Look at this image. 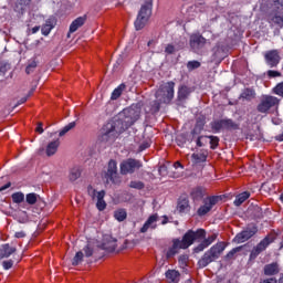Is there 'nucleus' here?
I'll use <instances>...</instances> for the list:
<instances>
[{"mask_svg": "<svg viewBox=\"0 0 283 283\" xmlns=\"http://www.w3.org/2000/svg\"><path fill=\"white\" fill-rule=\"evenodd\" d=\"M196 145L197 147H205L207 145V136H198L196 138Z\"/></svg>", "mask_w": 283, "mask_h": 283, "instance_id": "obj_44", "label": "nucleus"}, {"mask_svg": "<svg viewBox=\"0 0 283 283\" xmlns=\"http://www.w3.org/2000/svg\"><path fill=\"white\" fill-rule=\"evenodd\" d=\"M114 218L118 222H124V220H127V210L126 209H117V210H115Z\"/></svg>", "mask_w": 283, "mask_h": 283, "instance_id": "obj_32", "label": "nucleus"}, {"mask_svg": "<svg viewBox=\"0 0 283 283\" xmlns=\"http://www.w3.org/2000/svg\"><path fill=\"white\" fill-rule=\"evenodd\" d=\"M281 59L282 57H280V52L277 50H271L264 54V60L269 67H277V65H280Z\"/></svg>", "mask_w": 283, "mask_h": 283, "instance_id": "obj_12", "label": "nucleus"}, {"mask_svg": "<svg viewBox=\"0 0 283 283\" xmlns=\"http://www.w3.org/2000/svg\"><path fill=\"white\" fill-rule=\"evenodd\" d=\"M165 52L166 54H174V52H176V46H174L172 44H167Z\"/></svg>", "mask_w": 283, "mask_h": 283, "instance_id": "obj_55", "label": "nucleus"}, {"mask_svg": "<svg viewBox=\"0 0 283 283\" xmlns=\"http://www.w3.org/2000/svg\"><path fill=\"white\" fill-rule=\"evenodd\" d=\"M60 145L61 142L59 139L49 143V145L46 146V156H54V154H56V151L59 150Z\"/></svg>", "mask_w": 283, "mask_h": 283, "instance_id": "obj_25", "label": "nucleus"}, {"mask_svg": "<svg viewBox=\"0 0 283 283\" xmlns=\"http://www.w3.org/2000/svg\"><path fill=\"white\" fill-rule=\"evenodd\" d=\"M166 280L169 283H178L180 282V272L176 271V270H168L166 273Z\"/></svg>", "mask_w": 283, "mask_h": 283, "instance_id": "obj_23", "label": "nucleus"}, {"mask_svg": "<svg viewBox=\"0 0 283 283\" xmlns=\"http://www.w3.org/2000/svg\"><path fill=\"white\" fill-rule=\"evenodd\" d=\"M191 159L193 165H200V163H207V154L206 153H193L191 155Z\"/></svg>", "mask_w": 283, "mask_h": 283, "instance_id": "obj_28", "label": "nucleus"}, {"mask_svg": "<svg viewBox=\"0 0 283 283\" xmlns=\"http://www.w3.org/2000/svg\"><path fill=\"white\" fill-rule=\"evenodd\" d=\"M25 200L28 205H36V201L39 200V195L34 192L28 193Z\"/></svg>", "mask_w": 283, "mask_h": 283, "instance_id": "obj_41", "label": "nucleus"}, {"mask_svg": "<svg viewBox=\"0 0 283 283\" xmlns=\"http://www.w3.org/2000/svg\"><path fill=\"white\" fill-rule=\"evenodd\" d=\"M275 140H279V143H282V142H283V134L277 135V136L275 137Z\"/></svg>", "mask_w": 283, "mask_h": 283, "instance_id": "obj_64", "label": "nucleus"}, {"mask_svg": "<svg viewBox=\"0 0 283 283\" xmlns=\"http://www.w3.org/2000/svg\"><path fill=\"white\" fill-rule=\"evenodd\" d=\"M83 262V252L78 251L73 258L72 264L73 266H78Z\"/></svg>", "mask_w": 283, "mask_h": 283, "instance_id": "obj_42", "label": "nucleus"}, {"mask_svg": "<svg viewBox=\"0 0 283 283\" xmlns=\"http://www.w3.org/2000/svg\"><path fill=\"white\" fill-rule=\"evenodd\" d=\"M279 106L280 98L273 95H263L256 106V109L260 114H269L271 109H277Z\"/></svg>", "mask_w": 283, "mask_h": 283, "instance_id": "obj_6", "label": "nucleus"}, {"mask_svg": "<svg viewBox=\"0 0 283 283\" xmlns=\"http://www.w3.org/2000/svg\"><path fill=\"white\" fill-rule=\"evenodd\" d=\"M220 197L216 196L205 198L202 205L197 210V214L200 218H202V216H207V213H209L211 209H213V207L218 205Z\"/></svg>", "mask_w": 283, "mask_h": 283, "instance_id": "obj_10", "label": "nucleus"}, {"mask_svg": "<svg viewBox=\"0 0 283 283\" xmlns=\"http://www.w3.org/2000/svg\"><path fill=\"white\" fill-rule=\"evenodd\" d=\"M200 67V62L199 61H189L187 63V69L188 70H198Z\"/></svg>", "mask_w": 283, "mask_h": 283, "instance_id": "obj_48", "label": "nucleus"}, {"mask_svg": "<svg viewBox=\"0 0 283 283\" xmlns=\"http://www.w3.org/2000/svg\"><path fill=\"white\" fill-rule=\"evenodd\" d=\"M179 262L180 264H187V256L185 255L179 256Z\"/></svg>", "mask_w": 283, "mask_h": 283, "instance_id": "obj_61", "label": "nucleus"}, {"mask_svg": "<svg viewBox=\"0 0 283 283\" xmlns=\"http://www.w3.org/2000/svg\"><path fill=\"white\" fill-rule=\"evenodd\" d=\"M241 250H242L241 247L232 249V250L227 254V258H228L229 260L233 259V256L235 255V253H239V251H241Z\"/></svg>", "mask_w": 283, "mask_h": 283, "instance_id": "obj_53", "label": "nucleus"}, {"mask_svg": "<svg viewBox=\"0 0 283 283\" xmlns=\"http://www.w3.org/2000/svg\"><path fill=\"white\" fill-rule=\"evenodd\" d=\"M126 87L127 86L125 84H120L118 87H116L111 95V101H118V98H120L123 95V92H125Z\"/></svg>", "mask_w": 283, "mask_h": 283, "instance_id": "obj_30", "label": "nucleus"}, {"mask_svg": "<svg viewBox=\"0 0 283 283\" xmlns=\"http://www.w3.org/2000/svg\"><path fill=\"white\" fill-rule=\"evenodd\" d=\"M275 242V237L273 234L266 235L260 243H258L256 247L253 248V250L250 253V259L255 260L260 253L263 251H266L270 244H273Z\"/></svg>", "mask_w": 283, "mask_h": 283, "instance_id": "obj_8", "label": "nucleus"}, {"mask_svg": "<svg viewBox=\"0 0 283 283\" xmlns=\"http://www.w3.org/2000/svg\"><path fill=\"white\" fill-rule=\"evenodd\" d=\"M129 187L132 189H144L145 184H143V181H130Z\"/></svg>", "mask_w": 283, "mask_h": 283, "instance_id": "obj_47", "label": "nucleus"}, {"mask_svg": "<svg viewBox=\"0 0 283 283\" xmlns=\"http://www.w3.org/2000/svg\"><path fill=\"white\" fill-rule=\"evenodd\" d=\"M28 101V97H22L19 99L17 105H23V103H25Z\"/></svg>", "mask_w": 283, "mask_h": 283, "instance_id": "obj_63", "label": "nucleus"}, {"mask_svg": "<svg viewBox=\"0 0 283 283\" xmlns=\"http://www.w3.org/2000/svg\"><path fill=\"white\" fill-rule=\"evenodd\" d=\"M96 207H97L98 211H105V209L107 207L105 199L97 201Z\"/></svg>", "mask_w": 283, "mask_h": 283, "instance_id": "obj_51", "label": "nucleus"}, {"mask_svg": "<svg viewBox=\"0 0 283 283\" xmlns=\"http://www.w3.org/2000/svg\"><path fill=\"white\" fill-rule=\"evenodd\" d=\"M13 265H14V261H12V260L2 262V266H3L4 271H9V269H12Z\"/></svg>", "mask_w": 283, "mask_h": 283, "instance_id": "obj_50", "label": "nucleus"}, {"mask_svg": "<svg viewBox=\"0 0 283 283\" xmlns=\"http://www.w3.org/2000/svg\"><path fill=\"white\" fill-rule=\"evenodd\" d=\"M189 94H191V88L188 86H180L178 90V101H187Z\"/></svg>", "mask_w": 283, "mask_h": 283, "instance_id": "obj_27", "label": "nucleus"}, {"mask_svg": "<svg viewBox=\"0 0 283 283\" xmlns=\"http://www.w3.org/2000/svg\"><path fill=\"white\" fill-rule=\"evenodd\" d=\"M178 213H189L191 211V206H189V199L180 198L177 203Z\"/></svg>", "mask_w": 283, "mask_h": 283, "instance_id": "obj_19", "label": "nucleus"}, {"mask_svg": "<svg viewBox=\"0 0 283 283\" xmlns=\"http://www.w3.org/2000/svg\"><path fill=\"white\" fill-rule=\"evenodd\" d=\"M207 231L205 229H198L197 231L189 230L184 237L182 240L174 239L171 247L166 250L167 260L178 255L180 249H189L193 242L197 240H203L206 238Z\"/></svg>", "mask_w": 283, "mask_h": 283, "instance_id": "obj_2", "label": "nucleus"}, {"mask_svg": "<svg viewBox=\"0 0 283 283\" xmlns=\"http://www.w3.org/2000/svg\"><path fill=\"white\" fill-rule=\"evenodd\" d=\"M86 21H87V15H82L76 18L70 25V33L73 34V32H76L78 28H83Z\"/></svg>", "mask_w": 283, "mask_h": 283, "instance_id": "obj_18", "label": "nucleus"}, {"mask_svg": "<svg viewBox=\"0 0 283 283\" xmlns=\"http://www.w3.org/2000/svg\"><path fill=\"white\" fill-rule=\"evenodd\" d=\"M251 198V192L244 191L235 197L234 207H240Z\"/></svg>", "mask_w": 283, "mask_h": 283, "instance_id": "obj_26", "label": "nucleus"}, {"mask_svg": "<svg viewBox=\"0 0 283 283\" xmlns=\"http://www.w3.org/2000/svg\"><path fill=\"white\" fill-rule=\"evenodd\" d=\"M17 252V248L10 247V244L6 243L0 247V260L3 258H10L12 253Z\"/></svg>", "mask_w": 283, "mask_h": 283, "instance_id": "obj_20", "label": "nucleus"}, {"mask_svg": "<svg viewBox=\"0 0 283 283\" xmlns=\"http://www.w3.org/2000/svg\"><path fill=\"white\" fill-rule=\"evenodd\" d=\"M106 178L111 180V182H114L115 185L118 182V166L116 164V160L114 159H111L108 161Z\"/></svg>", "mask_w": 283, "mask_h": 283, "instance_id": "obj_13", "label": "nucleus"}, {"mask_svg": "<svg viewBox=\"0 0 283 283\" xmlns=\"http://www.w3.org/2000/svg\"><path fill=\"white\" fill-rule=\"evenodd\" d=\"M280 72L277 71H268V76H270L271 78H275L277 76H280Z\"/></svg>", "mask_w": 283, "mask_h": 283, "instance_id": "obj_57", "label": "nucleus"}, {"mask_svg": "<svg viewBox=\"0 0 283 283\" xmlns=\"http://www.w3.org/2000/svg\"><path fill=\"white\" fill-rule=\"evenodd\" d=\"M241 97L244 98L245 101H253V98H255V91L251 88H245L242 92Z\"/></svg>", "mask_w": 283, "mask_h": 283, "instance_id": "obj_33", "label": "nucleus"}, {"mask_svg": "<svg viewBox=\"0 0 283 283\" xmlns=\"http://www.w3.org/2000/svg\"><path fill=\"white\" fill-rule=\"evenodd\" d=\"M104 198H105V190L97 191L95 200L99 201V200H104Z\"/></svg>", "mask_w": 283, "mask_h": 283, "instance_id": "obj_56", "label": "nucleus"}, {"mask_svg": "<svg viewBox=\"0 0 283 283\" xmlns=\"http://www.w3.org/2000/svg\"><path fill=\"white\" fill-rule=\"evenodd\" d=\"M227 247L224 245V242H219L214 244L210 250H208L202 258L198 261L199 269H205L206 266H209L211 262H214V260H218L220 258V254L222 251H224Z\"/></svg>", "mask_w": 283, "mask_h": 283, "instance_id": "obj_3", "label": "nucleus"}, {"mask_svg": "<svg viewBox=\"0 0 283 283\" xmlns=\"http://www.w3.org/2000/svg\"><path fill=\"white\" fill-rule=\"evenodd\" d=\"M272 10H283V0H272Z\"/></svg>", "mask_w": 283, "mask_h": 283, "instance_id": "obj_43", "label": "nucleus"}, {"mask_svg": "<svg viewBox=\"0 0 283 283\" xmlns=\"http://www.w3.org/2000/svg\"><path fill=\"white\" fill-rule=\"evenodd\" d=\"M163 102H160V101H155L154 103H153V105H151V108H150V112L153 113V114H158V112H160V104H161Z\"/></svg>", "mask_w": 283, "mask_h": 283, "instance_id": "obj_45", "label": "nucleus"}, {"mask_svg": "<svg viewBox=\"0 0 283 283\" xmlns=\"http://www.w3.org/2000/svg\"><path fill=\"white\" fill-rule=\"evenodd\" d=\"M149 147H150L149 142H144V143L139 146V149H140V151H145V149H149Z\"/></svg>", "mask_w": 283, "mask_h": 283, "instance_id": "obj_58", "label": "nucleus"}, {"mask_svg": "<svg viewBox=\"0 0 283 283\" xmlns=\"http://www.w3.org/2000/svg\"><path fill=\"white\" fill-rule=\"evenodd\" d=\"M248 212L253 216L255 219L262 218V208L254 206L253 208H249Z\"/></svg>", "mask_w": 283, "mask_h": 283, "instance_id": "obj_34", "label": "nucleus"}, {"mask_svg": "<svg viewBox=\"0 0 283 283\" xmlns=\"http://www.w3.org/2000/svg\"><path fill=\"white\" fill-rule=\"evenodd\" d=\"M202 129H205V117L197 119V124H196L193 130L191 132L192 138H196V136H198V134H200V132H202Z\"/></svg>", "mask_w": 283, "mask_h": 283, "instance_id": "obj_29", "label": "nucleus"}, {"mask_svg": "<svg viewBox=\"0 0 283 283\" xmlns=\"http://www.w3.org/2000/svg\"><path fill=\"white\" fill-rule=\"evenodd\" d=\"M14 238H18V239L25 238V233L23 231L15 232Z\"/></svg>", "mask_w": 283, "mask_h": 283, "instance_id": "obj_59", "label": "nucleus"}, {"mask_svg": "<svg viewBox=\"0 0 283 283\" xmlns=\"http://www.w3.org/2000/svg\"><path fill=\"white\" fill-rule=\"evenodd\" d=\"M87 193L92 198V200H96V196H97L98 191H96V189H94V187L88 186Z\"/></svg>", "mask_w": 283, "mask_h": 283, "instance_id": "obj_49", "label": "nucleus"}, {"mask_svg": "<svg viewBox=\"0 0 283 283\" xmlns=\"http://www.w3.org/2000/svg\"><path fill=\"white\" fill-rule=\"evenodd\" d=\"M39 30H41V27H33L31 29V32H32V34H36V32H39Z\"/></svg>", "mask_w": 283, "mask_h": 283, "instance_id": "obj_62", "label": "nucleus"}, {"mask_svg": "<svg viewBox=\"0 0 283 283\" xmlns=\"http://www.w3.org/2000/svg\"><path fill=\"white\" fill-rule=\"evenodd\" d=\"M84 253H85L86 258H92V255H94V250H92V248H90V245H86L84 248Z\"/></svg>", "mask_w": 283, "mask_h": 283, "instance_id": "obj_54", "label": "nucleus"}, {"mask_svg": "<svg viewBox=\"0 0 283 283\" xmlns=\"http://www.w3.org/2000/svg\"><path fill=\"white\" fill-rule=\"evenodd\" d=\"M209 43V40H207L205 36L200 34V32L190 34L189 38V45L190 50L195 52V54H200Z\"/></svg>", "mask_w": 283, "mask_h": 283, "instance_id": "obj_7", "label": "nucleus"}, {"mask_svg": "<svg viewBox=\"0 0 283 283\" xmlns=\"http://www.w3.org/2000/svg\"><path fill=\"white\" fill-rule=\"evenodd\" d=\"M35 132H38V134H43V124L40 123L35 128Z\"/></svg>", "mask_w": 283, "mask_h": 283, "instance_id": "obj_60", "label": "nucleus"}, {"mask_svg": "<svg viewBox=\"0 0 283 283\" xmlns=\"http://www.w3.org/2000/svg\"><path fill=\"white\" fill-rule=\"evenodd\" d=\"M154 8V1L147 0L140 8L137 19L135 21L136 30H143L151 17V10Z\"/></svg>", "mask_w": 283, "mask_h": 283, "instance_id": "obj_5", "label": "nucleus"}, {"mask_svg": "<svg viewBox=\"0 0 283 283\" xmlns=\"http://www.w3.org/2000/svg\"><path fill=\"white\" fill-rule=\"evenodd\" d=\"M140 167H143V163H140V160L129 158L120 163V174L123 176H127V174L138 171Z\"/></svg>", "mask_w": 283, "mask_h": 283, "instance_id": "obj_9", "label": "nucleus"}, {"mask_svg": "<svg viewBox=\"0 0 283 283\" xmlns=\"http://www.w3.org/2000/svg\"><path fill=\"white\" fill-rule=\"evenodd\" d=\"M207 138H209V140H210V148L217 149L218 146L220 145V138L218 136H213V135L207 136Z\"/></svg>", "mask_w": 283, "mask_h": 283, "instance_id": "obj_40", "label": "nucleus"}, {"mask_svg": "<svg viewBox=\"0 0 283 283\" xmlns=\"http://www.w3.org/2000/svg\"><path fill=\"white\" fill-rule=\"evenodd\" d=\"M158 222V214H151L146 222L144 223V226L140 228V233H147V231H149V229H156L158 227L157 224Z\"/></svg>", "mask_w": 283, "mask_h": 283, "instance_id": "obj_14", "label": "nucleus"}, {"mask_svg": "<svg viewBox=\"0 0 283 283\" xmlns=\"http://www.w3.org/2000/svg\"><path fill=\"white\" fill-rule=\"evenodd\" d=\"M138 118L139 115L136 111L132 108L124 109L117 117H114L103 126L101 140L104 143H114V140L125 130L129 129Z\"/></svg>", "mask_w": 283, "mask_h": 283, "instance_id": "obj_1", "label": "nucleus"}, {"mask_svg": "<svg viewBox=\"0 0 283 283\" xmlns=\"http://www.w3.org/2000/svg\"><path fill=\"white\" fill-rule=\"evenodd\" d=\"M12 201L15 205H21V202H23V200H25V195H23V192H14L12 196Z\"/></svg>", "mask_w": 283, "mask_h": 283, "instance_id": "obj_37", "label": "nucleus"}, {"mask_svg": "<svg viewBox=\"0 0 283 283\" xmlns=\"http://www.w3.org/2000/svg\"><path fill=\"white\" fill-rule=\"evenodd\" d=\"M264 275L271 276V275H277L280 273V264L277 262H272L263 268Z\"/></svg>", "mask_w": 283, "mask_h": 283, "instance_id": "obj_17", "label": "nucleus"}, {"mask_svg": "<svg viewBox=\"0 0 283 283\" xmlns=\"http://www.w3.org/2000/svg\"><path fill=\"white\" fill-rule=\"evenodd\" d=\"M274 94H276V96H282L283 98V82L279 83L274 88H273Z\"/></svg>", "mask_w": 283, "mask_h": 283, "instance_id": "obj_46", "label": "nucleus"}, {"mask_svg": "<svg viewBox=\"0 0 283 283\" xmlns=\"http://www.w3.org/2000/svg\"><path fill=\"white\" fill-rule=\"evenodd\" d=\"M116 239H114V237L112 235H105L103 239V243H102V249H104V251H108L109 253H112V251H116Z\"/></svg>", "mask_w": 283, "mask_h": 283, "instance_id": "obj_15", "label": "nucleus"}, {"mask_svg": "<svg viewBox=\"0 0 283 283\" xmlns=\"http://www.w3.org/2000/svg\"><path fill=\"white\" fill-rule=\"evenodd\" d=\"M258 233V228L255 226H252L250 228H247L242 232L238 233L234 238V241H237L238 244H242V242H247V240H251L253 235Z\"/></svg>", "mask_w": 283, "mask_h": 283, "instance_id": "obj_11", "label": "nucleus"}, {"mask_svg": "<svg viewBox=\"0 0 283 283\" xmlns=\"http://www.w3.org/2000/svg\"><path fill=\"white\" fill-rule=\"evenodd\" d=\"M190 196L195 200H202V198H205V188L197 187V188L192 189Z\"/></svg>", "mask_w": 283, "mask_h": 283, "instance_id": "obj_31", "label": "nucleus"}, {"mask_svg": "<svg viewBox=\"0 0 283 283\" xmlns=\"http://www.w3.org/2000/svg\"><path fill=\"white\" fill-rule=\"evenodd\" d=\"M268 22L271 25H277L279 28H283V15L270 13L268 17Z\"/></svg>", "mask_w": 283, "mask_h": 283, "instance_id": "obj_24", "label": "nucleus"}, {"mask_svg": "<svg viewBox=\"0 0 283 283\" xmlns=\"http://www.w3.org/2000/svg\"><path fill=\"white\" fill-rule=\"evenodd\" d=\"M218 234H211L210 237H208L197 248H195V253H200V251H205L207 247H210V244H213V242H216Z\"/></svg>", "mask_w": 283, "mask_h": 283, "instance_id": "obj_16", "label": "nucleus"}, {"mask_svg": "<svg viewBox=\"0 0 283 283\" xmlns=\"http://www.w3.org/2000/svg\"><path fill=\"white\" fill-rule=\"evenodd\" d=\"M210 127H211L212 132H214V134H218V133H220L221 129H224L223 125H222V119L214 120V122L210 123Z\"/></svg>", "mask_w": 283, "mask_h": 283, "instance_id": "obj_36", "label": "nucleus"}, {"mask_svg": "<svg viewBox=\"0 0 283 283\" xmlns=\"http://www.w3.org/2000/svg\"><path fill=\"white\" fill-rule=\"evenodd\" d=\"M12 66L8 62H0V76H6V73L10 72Z\"/></svg>", "mask_w": 283, "mask_h": 283, "instance_id": "obj_38", "label": "nucleus"}, {"mask_svg": "<svg viewBox=\"0 0 283 283\" xmlns=\"http://www.w3.org/2000/svg\"><path fill=\"white\" fill-rule=\"evenodd\" d=\"M76 127V122H71L70 124H67L66 126H64L61 130L59 136H65V134H67V132L74 129Z\"/></svg>", "mask_w": 283, "mask_h": 283, "instance_id": "obj_39", "label": "nucleus"}, {"mask_svg": "<svg viewBox=\"0 0 283 283\" xmlns=\"http://www.w3.org/2000/svg\"><path fill=\"white\" fill-rule=\"evenodd\" d=\"M34 70H36V63L33 61L27 66L25 72L27 74H32Z\"/></svg>", "mask_w": 283, "mask_h": 283, "instance_id": "obj_52", "label": "nucleus"}, {"mask_svg": "<svg viewBox=\"0 0 283 283\" xmlns=\"http://www.w3.org/2000/svg\"><path fill=\"white\" fill-rule=\"evenodd\" d=\"M54 25H56V20L54 18H49L41 29L43 36H48V34L54 30Z\"/></svg>", "mask_w": 283, "mask_h": 283, "instance_id": "obj_21", "label": "nucleus"}, {"mask_svg": "<svg viewBox=\"0 0 283 283\" xmlns=\"http://www.w3.org/2000/svg\"><path fill=\"white\" fill-rule=\"evenodd\" d=\"M81 174H83V169H81L80 166H74L73 168H71L69 172L70 182H76V180L81 178Z\"/></svg>", "mask_w": 283, "mask_h": 283, "instance_id": "obj_22", "label": "nucleus"}, {"mask_svg": "<svg viewBox=\"0 0 283 283\" xmlns=\"http://www.w3.org/2000/svg\"><path fill=\"white\" fill-rule=\"evenodd\" d=\"M223 125V129H238V124H235L232 119H221Z\"/></svg>", "mask_w": 283, "mask_h": 283, "instance_id": "obj_35", "label": "nucleus"}, {"mask_svg": "<svg viewBox=\"0 0 283 283\" xmlns=\"http://www.w3.org/2000/svg\"><path fill=\"white\" fill-rule=\"evenodd\" d=\"M176 87V83L166 82L159 86L155 96L159 103H164L165 105H169L171 101H174V88Z\"/></svg>", "mask_w": 283, "mask_h": 283, "instance_id": "obj_4", "label": "nucleus"}]
</instances>
